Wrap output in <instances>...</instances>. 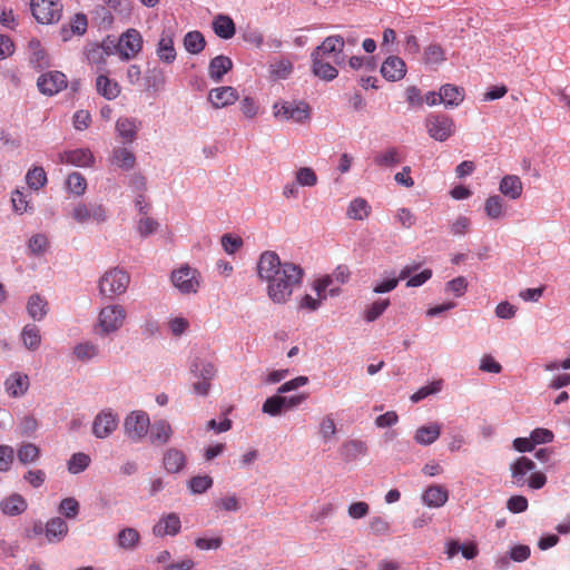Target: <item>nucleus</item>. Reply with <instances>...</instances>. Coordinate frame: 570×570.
Here are the masks:
<instances>
[{"label": "nucleus", "mask_w": 570, "mask_h": 570, "mask_svg": "<svg viewBox=\"0 0 570 570\" xmlns=\"http://www.w3.org/2000/svg\"><path fill=\"white\" fill-rule=\"evenodd\" d=\"M257 275L266 284L268 298L275 304H285L301 285L304 271L297 264L282 262L275 252L266 250L257 262Z\"/></svg>", "instance_id": "nucleus-1"}, {"label": "nucleus", "mask_w": 570, "mask_h": 570, "mask_svg": "<svg viewBox=\"0 0 570 570\" xmlns=\"http://www.w3.org/2000/svg\"><path fill=\"white\" fill-rule=\"evenodd\" d=\"M535 463L527 458H518L511 465L512 482L517 487H524L525 484L533 490L543 488L547 483V476L542 472L534 471Z\"/></svg>", "instance_id": "nucleus-2"}, {"label": "nucleus", "mask_w": 570, "mask_h": 570, "mask_svg": "<svg viewBox=\"0 0 570 570\" xmlns=\"http://www.w3.org/2000/svg\"><path fill=\"white\" fill-rule=\"evenodd\" d=\"M142 47L144 39L141 33L135 28H129L119 36L114 50L121 61H130L138 57Z\"/></svg>", "instance_id": "nucleus-3"}, {"label": "nucleus", "mask_w": 570, "mask_h": 570, "mask_svg": "<svg viewBox=\"0 0 570 570\" xmlns=\"http://www.w3.org/2000/svg\"><path fill=\"white\" fill-rule=\"evenodd\" d=\"M129 275L119 268H112L106 272L99 282V292L107 297H115L124 294L129 285Z\"/></svg>", "instance_id": "nucleus-4"}, {"label": "nucleus", "mask_w": 570, "mask_h": 570, "mask_svg": "<svg viewBox=\"0 0 570 570\" xmlns=\"http://www.w3.org/2000/svg\"><path fill=\"white\" fill-rule=\"evenodd\" d=\"M424 124L429 136L441 142L452 137L456 129L452 117L444 114H430Z\"/></svg>", "instance_id": "nucleus-5"}, {"label": "nucleus", "mask_w": 570, "mask_h": 570, "mask_svg": "<svg viewBox=\"0 0 570 570\" xmlns=\"http://www.w3.org/2000/svg\"><path fill=\"white\" fill-rule=\"evenodd\" d=\"M170 279L173 285L180 293L195 294L199 289L202 276L196 268H193L189 265H183L171 273Z\"/></svg>", "instance_id": "nucleus-6"}, {"label": "nucleus", "mask_w": 570, "mask_h": 570, "mask_svg": "<svg viewBox=\"0 0 570 570\" xmlns=\"http://www.w3.org/2000/svg\"><path fill=\"white\" fill-rule=\"evenodd\" d=\"M126 320V311L119 304L108 305L99 313L98 327L101 333L109 334L118 331Z\"/></svg>", "instance_id": "nucleus-7"}, {"label": "nucleus", "mask_w": 570, "mask_h": 570, "mask_svg": "<svg viewBox=\"0 0 570 570\" xmlns=\"http://www.w3.org/2000/svg\"><path fill=\"white\" fill-rule=\"evenodd\" d=\"M31 12L40 23L57 22L62 12V4L58 0H31Z\"/></svg>", "instance_id": "nucleus-8"}, {"label": "nucleus", "mask_w": 570, "mask_h": 570, "mask_svg": "<svg viewBox=\"0 0 570 570\" xmlns=\"http://www.w3.org/2000/svg\"><path fill=\"white\" fill-rule=\"evenodd\" d=\"M345 40L342 36L334 35L326 37L323 42L317 46L312 52L311 57L324 58L333 56V60L336 65H342L344 62V50Z\"/></svg>", "instance_id": "nucleus-9"}, {"label": "nucleus", "mask_w": 570, "mask_h": 570, "mask_svg": "<svg viewBox=\"0 0 570 570\" xmlns=\"http://www.w3.org/2000/svg\"><path fill=\"white\" fill-rule=\"evenodd\" d=\"M149 425V416L144 411L131 412L124 422L125 433L134 442H138L147 435Z\"/></svg>", "instance_id": "nucleus-10"}, {"label": "nucleus", "mask_w": 570, "mask_h": 570, "mask_svg": "<svg viewBox=\"0 0 570 570\" xmlns=\"http://www.w3.org/2000/svg\"><path fill=\"white\" fill-rule=\"evenodd\" d=\"M274 116L282 120L303 122L309 118V107L305 102H276L273 106Z\"/></svg>", "instance_id": "nucleus-11"}, {"label": "nucleus", "mask_w": 570, "mask_h": 570, "mask_svg": "<svg viewBox=\"0 0 570 570\" xmlns=\"http://www.w3.org/2000/svg\"><path fill=\"white\" fill-rule=\"evenodd\" d=\"M71 217L79 224H86L88 222L100 224L107 219V210L101 204H86L80 202L73 207Z\"/></svg>", "instance_id": "nucleus-12"}, {"label": "nucleus", "mask_w": 570, "mask_h": 570, "mask_svg": "<svg viewBox=\"0 0 570 570\" xmlns=\"http://www.w3.org/2000/svg\"><path fill=\"white\" fill-rule=\"evenodd\" d=\"M68 80L65 73L60 71H49L42 73L37 81V86L43 95L53 96L66 89Z\"/></svg>", "instance_id": "nucleus-13"}, {"label": "nucleus", "mask_w": 570, "mask_h": 570, "mask_svg": "<svg viewBox=\"0 0 570 570\" xmlns=\"http://www.w3.org/2000/svg\"><path fill=\"white\" fill-rule=\"evenodd\" d=\"M118 426V417L111 410H104L97 414L92 423V433L99 439L109 436Z\"/></svg>", "instance_id": "nucleus-14"}, {"label": "nucleus", "mask_w": 570, "mask_h": 570, "mask_svg": "<svg viewBox=\"0 0 570 570\" xmlns=\"http://www.w3.org/2000/svg\"><path fill=\"white\" fill-rule=\"evenodd\" d=\"M181 521L177 513L170 512L163 514L153 527V534L157 538L166 535L175 537L180 532Z\"/></svg>", "instance_id": "nucleus-15"}, {"label": "nucleus", "mask_w": 570, "mask_h": 570, "mask_svg": "<svg viewBox=\"0 0 570 570\" xmlns=\"http://www.w3.org/2000/svg\"><path fill=\"white\" fill-rule=\"evenodd\" d=\"M381 73L389 81H399L406 75V65L400 57L390 56L383 61Z\"/></svg>", "instance_id": "nucleus-16"}, {"label": "nucleus", "mask_w": 570, "mask_h": 570, "mask_svg": "<svg viewBox=\"0 0 570 570\" xmlns=\"http://www.w3.org/2000/svg\"><path fill=\"white\" fill-rule=\"evenodd\" d=\"M208 99L214 108H224L238 100V92L230 86L218 87L209 91Z\"/></svg>", "instance_id": "nucleus-17"}, {"label": "nucleus", "mask_w": 570, "mask_h": 570, "mask_svg": "<svg viewBox=\"0 0 570 570\" xmlns=\"http://www.w3.org/2000/svg\"><path fill=\"white\" fill-rule=\"evenodd\" d=\"M60 161L78 167H89L94 164V155L88 148L67 150L59 155Z\"/></svg>", "instance_id": "nucleus-18"}, {"label": "nucleus", "mask_w": 570, "mask_h": 570, "mask_svg": "<svg viewBox=\"0 0 570 570\" xmlns=\"http://www.w3.org/2000/svg\"><path fill=\"white\" fill-rule=\"evenodd\" d=\"M156 53L165 63H171L176 59V50L174 47V35L170 30H164L157 43Z\"/></svg>", "instance_id": "nucleus-19"}, {"label": "nucleus", "mask_w": 570, "mask_h": 570, "mask_svg": "<svg viewBox=\"0 0 570 570\" xmlns=\"http://www.w3.org/2000/svg\"><path fill=\"white\" fill-rule=\"evenodd\" d=\"M187 458L181 450L169 448L163 456V464L168 473H179L184 470Z\"/></svg>", "instance_id": "nucleus-20"}, {"label": "nucleus", "mask_w": 570, "mask_h": 570, "mask_svg": "<svg viewBox=\"0 0 570 570\" xmlns=\"http://www.w3.org/2000/svg\"><path fill=\"white\" fill-rule=\"evenodd\" d=\"M4 386L10 396H22L29 389V377L27 374L14 372L7 377Z\"/></svg>", "instance_id": "nucleus-21"}, {"label": "nucleus", "mask_w": 570, "mask_h": 570, "mask_svg": "<svg viewBox=\"0 0 570 570\" xmlns=\"http://www.w3.org/2000/svg\"><path fill=\"white\" fill-rule=\"evenodd\" d=\"M149 440L154 445H164L169 442L173 435L171 425L166 420L155 421L149 425Z\"/></svg>", "instance_id": "nucleus-22"}, {"label": "nucleus", "mask_w": 570, "mask_h": 570, "mask_svg": "<svg viewBox=\"0 0 570 570\" xmlns=\"http://www.w3.org/2000/svg\"><path fill=\"white\" fill-rule=\"evenodd\" d=\"M112 53L114 49L110 46L91 43L86 48V58L88 62L99 68L106 65L107 58Z\"/></svg>", "instance_id": "nucleus-23"}, {"label": "nucleus", "mask_w": 570, "mask_h": 570, "mask_svg": "<svg viewBox=\"0 0 570 570\" xmlns=\"http://www.w3.org/2000/svg\"><path fill=\"white\" fill-rule=\"evenodd\" d=\"M499 190L505 197L515 200L521 197L523 193V185L519 176L507 175L501 179Z\"/></svg>", "instance_id": "nucleus-24"}, {"label": "nucleus", "mask_w": 570, "mask_h": 570, "mask_svg": "<svg viewBox=\"0 0 570 570\" xmlns=\"http://www.w3.org/2000/svg\"><path fill=\"white\" fill-rule=\"evenodd\" d=\"M463 99L464 90L461 87L446 83L440 88L439 100L444 104L445 107H458Z\"/></svg>", "instance_id": "nucleus-25"}, {"label": "nucleus", "mask_w": 570, "mask_h": 570, "mask_svg": "<svg viewBox=\"0 0 570 570\" xmlns=\"http://www.w3.org/2000/svg\"><path fill=\"white\" fill-rule=\"evenodd\" d=\"M233 68V61L229 57L226 56H217L213 58L208 66V75L212 80L215 82H219L224 75L230 71Z\"/></svg>", "instance_id": "nucleus-26"}, {"label": "nucleus", "mask_w": 570, "mask_h": 570, "mask_svg": "<svg viewBox=\"0 0 570 570\" xmlns=\"http://www.w3.org/2000/svg\"><path fill=\"white\" fill-rule=\"evenodd\" d=\"M403 159L404 155L399 148L389 147L376 154L373 160L377 167L387 168L399 165Z\"/></svg>", "instance_id": "nucleus-27"}, {"label": "nucleus", "mask_w": 570, "mask_h": 570, "mask_svg": "<svg viewBox=\"0 0 570 570\" xmlns=\"http://www.w3.org/2000/svg\"><path fill=\"white\" fill-rule=\"evenodd\" d=\"M20 338L23 346L32 352L40 347L42 341L40 330L35 324L24 325L20 333Z\"/></svg>", "instance_id": "nucleus-28"}, {"label": "nucleus", "mask_w": 570, "mask_h": 570, "mask_svg": "<svg viewBox=\"0 0 570 570\" xmlns=\"http://www.w3.org/2000/svg\"><path fill=\"white\" fill-rule=\"evenodd\" d=\"M27 507V501L18 493L9 495L0 503L1 511L7 515H19L26 511Z\"/></svg>", "instance_id": "nucleus-29"}, {"label": "nucleus", "mask_w": 570, "mask_h": 570, "mask_svg": "<svg viewBox=\"0 0 570 570\" xmlns=\"http://www.w3.org/2000/svg\"><path fill=\"white\" fill-rule=\"evenodd\" d=\"M312 58V71L320 79L331 81L335 79L338 75L337 69L324 58Z\"/></svg>", "instance_id": "nucleus-30"}, {"label": "nucleus", "mask_w": 570, "mask_h": 570, "mask_svg": "<svg viewBox=\"0 0 570 570\" xmlns=\"http://www.w3.org/2000/svg\"><path fill=\"white\" fill-rule=\"evenodd\" d=\"M441 434V425L439 423H431L429 425L420 426L414 434V440L421 445H430L434 443Z\"/></svg>", "instance_id": "nucleus-31"}, {"label": "nucleus", "mask_w": 570, "mask_h": 570, "mask_svg": "<svg viewBox=\"0 0 570 570\" xmlns=\"http://www.w3.org/2000/svg\"><path fill=\"white\" fill-rule=\"evenodd\" d=\"M422 499L426 505L440 508L448 501L449 493L441 485H431L424 491Z\"/></svg>", "instance_id": "nucleus-32"}, {"label": "nucleus", "mask_w": 570, "mask_h": 570, "mask_svg": "<svg viewBox=\"0 0 570 570\" xmlns=\"http://www.w3.org/2000/svg\"><path fill=\"white\" fill-rule=\"evenodd\" d=\"M45 533L49 542L61 541L68 533V524L61 518H52L46 523Z\"/></svg>", "instance_id": "nucleus-33"}, {"label": "nucleus", "mask_w": 570, "mask_h": 570, "mask_svg": "<svg viewBox=\"0 0 570 570\" xmlns=\"http://www.w3.org/2000/svg\"><path fill=\"white\" fill-rule=\"evenodd\" d=\"M96 88L98 94L108 100L116 99L120 94V86L117 81L111 80L105 75H100L96 79Z\"/></svg>", "instance_id": "nucleus-34"}, {"label": "nucleus", "mask_w": 570, "mask_h": 570, "mask_svg": "<svg viewBox=\"0 0 570 570\" xmlns=\"http://www.w3.org/2000/svg\"><path fill=\"white\" fill-rule=\"evenodd\" d=\"M48 302L38 294L31 295L27 303V312L33 321H41L47 315Z\"/></svg>", "instance_id": "nucleus-35"}, {"label": "nucleus", "mask_w": 570, "mask_h": 570, "mask_svg": "<svg viewBox=\"0 0 570 570\" xmlns=\"http://www.w3.org/2000/svg\"><path fill=\"white\" fill-rule=\"evenodd\" d=\"M367 445L361 440H348L342 444L341 454L346 461L356 460L361 455H365Z\"/></svg>", "instance_id": "nucleus-36"}, {"label": "nucleus", "mask_w": 570, "mask_h": 570, "mask_svg": "<svg viewBox=\"0 0 570 570\" xmlns=\"http://www.w3.org/2000/svg\"><path fill=\"white\" fill-rule=\"evenodd\" d=\"M213 29L215 33L223 39L233 38L236 31L233 19L225 14H218L215 18Z\"/></svg>", "instance_id": "nucleus-37"}, {"label": "nucleus", "mask_w": 570, "mask_h": 570, "mask_svg": "<svg viewBox=\"0 0 570 570\" xmlns=\"http://www.w3.org/2000/svg\"><path fill=\"white\" fill-rule=\"evenodd\" d=\"M422 60L429 66H439L446 60L445 50L439 43H430L424 48Z\"/></svg>", "instance_id": "nucleus-38"}, {"label": "nucleus", "mask_w": 570, "mask_h": 570, "mask_svg": "<svg viewBox=\"0 0 570 570\" xmlns=\"http://www.w3.org/2000/svg\"><path fill=\"white\" fill-rule=\"evenodd\" d=\"M370 213L371 206L368 203L364 198L358 197L350 203L346 215L351 219L363 220L368 217Z\"/></svg>", "instance_id": "nucleus-39"}, {"label": "nucleus", "mask_w": 570, "mask_h": 570, "mask_svg": "<svg viewBox=\"0 0 570 570\" xmlns=\"http://www.w3.org/2000/svg\"><path fill=\"white\" fill-rule=\"evenodd\" d=\"M116 129L126 142H131L136 137L138 124L134 118H119L116 122Z\"/></svg>", "instance_id": "nucleus-40"}, {"label": "nucleus", "mask_w": 570, "mask_h": 570, "mask_svg": "<svg viewBox=\"0 0 570 570\" xmlns=\"http://www.w3.org/2000/svg\"><path fill=\"white\" fill-rule=\"evenodd\" d=\"M111 163H112V165H115L124 170H129V169L134 168V166L136 164V157L127 148H116L112 151Z\"/></svg>", "instance_id": "nucleus-41"}, {"label": "nucleus", "mask_w": 570, "mask_h": 570, "mask_svg": "<svg viewBox=\"0 0 570 570\" xmlns=\"http://www.w3.org/2000/svg\"><path fill=\"white\" fill-rule=\"evenodd\" d=\"M190 371L194 375L202 377L205 381H210L216 375V366L209 361L196 358L191 365Z\"/></svg>", "instance_id": "nucleus-42"}, {"label": "nucleus", "mask_w": 570, "mask_h": 570, "mask_svg": "<svg viewBox=\"0 0 570 570\" xmlns=\"http://www.w3.org/2000/svg\"><path fill=\"white\" fill-rule=\"evenodd\" d=\"M140 541L139 532L134 528H125L119 531L117 543L125 550H134Z\"/></svg>", "instance_id": "nucleus-43"}, {"label": "nucleus", "mask_w": 570, "mask_h": 570, "mask_svg": "<svg viewBox=\"0 0 570 570\" xmlns=\"http://www.w3.org/2000/svg\"><path fill=\"white\" fill-rule=\"evenodd\" d=\"M205 45V38L199 31H189L184 37V47L189 53L197 55L202 52Z\"/></svg>", "instance_id": "nucleus-44"}, {"label": "nucleus", "mask_w": 570, "mask_h": 570, "mask_svg": "<svg viewBox=\"0 0 570 570\" xmlns=\"http://www.w3.org/2000/svg\"><path fill=\"white\" fill-rule=\"evenodd\" d=\"M40 454V449L33 443H22L17 451L18 460L22 464L35 463Z\"/></svg>", "instance_id": "nucleus-45"}, {"label": "nucleus", "mask_w": 570, "mask_h": 570, "mask_svg": "<svg viewBox=\"0 0 570 570\" xmlns=\"http://www.w3.org/2000/svg\"><path fill=\"white\" fill-rule=\"evenodd\" d=\"M26 181L29 188L39 190L47 184V174L42 167H33L28 170Z\"/></svg>", "instance_id": "nucleus-46"}, {"label": "nucleus", "mask_w": 570, "mask_h": 570, "mask_svg": "<svg viewBox=\"0 0 570 570\" xmlns=\"http://www.w3.org/2000/svg\"><path fill=\"white\" fill-rule=\"evenodd\" d=\"M67 189L76 196H81L87 189L86 178L78 171L71 173L66 180Z\"/></svg>", "instance_id": "nucleus-47"}, {"label": "nucleus", "mask_w": 570, "mask_h": 570, "mask_svg": "<svg viewBox=\"0 0 570 570\" xmlns=\"http://www.w3.org/2000/svg\"><path fill=\"white\" fill-rule=\"evenodd\" d=\"M269 71L275 79H285L293 71V63L285 58L277 59L271 63Z\"/></svg>", "instance_id": "nucleus-48"}, {"label": "nucleus", "mask_w": 570, "mask_h": 570, "mask_svg": "<svg viewBox=\"0 0 570 570\" xmlns=\"http://www.w3.org/2000/svg\"><path fill=\"white\" fill-rule=\"evenodd\" d=\"M286 404L285 396L274 395L268 397L263 404V412L272 416L279 415Z\"/></svg>", "instance_id": "nucleus-49"}, {"label": "nucleus", "mask_w": 570, "mask_h": 570, "mask_svg": "<svg viewBox=\"0 0 570 570\" xmlns=\"http://www.w3.org/2000/svg\"><path fill=\"white\" fill-rule=\"evenodd\" d=\"M484 210L492 219H498L503 216V202L500 196L493 195L485 200Z\"/></svg>", "instance_id": "nucleus-50"}, {"label": "nucleus", "mask_w": 570, "mask_h": 570, "mask_svg": "<svg viewBox=\"0 0 570 570\" xmlns=\"http://www.w3.org/2000/svg\"><path fill=\"white\" fill-rule=\"evenodd\" d=\"M213 485V478L209 475H196L189 480L188 488L194 494H202L210 489Z\"/></svg>", "instance_id": "nucleus-51"}, {"label": "nucleus", "mask_w": 570, "mask_h": 570, "mask_svg": "<svg viewBox=\"0 0 570 570\" xmlns=\"http://www.w3.org/2000/svg\"><path fill=\"white\" fill-rule=\"evenodd\" d=\"M90 463L89 455L85 453H75L68 461V471L72 474H78L85 471Z\"/></svg>", "instance_id": "nucleus-52"}, {"label": "nucleus", "mask_w": 570, "mask_h": 570, "mask_svg": "<svg viewBox=\"0 0 570 570\" xmlns=\"http://www.w3.org/2000/svg\"><path fill=\"white\" fill-rule=\"evenodd\" d=\"M390 299H379L373 302L365 311L364 318L367 322H374L377 320L389 307Z\"/></svg>", "instance_id": "nucleus-53"}, {"label": "nucleus", "mask_w": 570, "mask_h": 570, "mask_svg": "<svg viewBox=\"0 0 570 570\" xmlns=\"http://www.w3.org/2000/svg\"><path fill=\"white\" fill-rule=\"evenodd\" d=\"M13 210L18 214L27 213L31 207L29 206L28 194L22 190H14L11 196Z\"/></svg>", "instance_id": "nucleus-54"}, {"label": "nucleus", "mask_w": 570, "mask_h": 570, "mask_svg": "<svg viewBox=\"0 0 570 570\" xmlns=\"http://www.w3.org/2000/svg\"><path fill=\"white\" fill-rule=\"evenodd\" d=\"M296 181L301 186H315L317 184V176L309 167H302L296 171Z\"/></svg>", "instance_id": "nucleus-55"}, {"label": "nucleus", "mask_w": 570, "mask_h": 570, "mask_svg": "<svg viewBox=\"0 0 570 570\" xmlns=\"http://www.w3.org/2000/svg\"><path fill=\"white\" fill-rule=\"evenodd\" d=\"M214 504L216 508L226 512H236L240 509L239 500L235 494H229L224 498H220L216 500Z\"/></svg>", "instance_id": "nucleus-56"}, {"label": "nucleus", "mask_w": 570, "mask_h": 570, "mask_svg": "<svg viewBox=\"0 0 570 570\" xmlns=\"http://www.w3.org/2000/svg\"><path fill=\"white\" fill-rule=\"evenodd\" d=\"M59 512L68 519H73L79 513V503L73 498H65L59 505Z\"/></svg>", "instance_id": "nucleus-57"}, {"label": "nucleus", "mask_w": 570, "mask_h": 570, "mask_svg": "<svg viewBox=\"0 0 570 570\" xmlns=\"http://www.w3.org/2000/svg\"><path fill=\"white\" fill-rule=\"evenodd\" d=\"M73 353L77 356V358L85 361L96 356L98 353V348L95 344L86 342L78 344L75 347Z\"/></svg>", "instance_id": "nucleus-58"}, {"label": "nucleus", "mask_w": 570, "mask_h": 570, "mask_svg": "<svg viewBox=\"0 0 570 570\" xmlns=\"http://www.w3.org/2000/svg\"><path fill=\"white\" fill-rule=\"evenodd\" d=\"M348 66L354 70L365 69L372 71L375 68L373 57L353 56L348 59Z\"/></svg>", "instance_id": "nucleus-59"}, {"label": "nucleus", "mask_w": 570, "mask_h": 570, "mask_svg": "<svg viewBox=\"0 0 570 570\" xmlns=\"http://www.w3.org/2000/svg\"><path fill=\"white\" fill-rule=\"evenodd\" d=\"M14 459V451L10 445H0V471L10 470Z\"/></svg>", "instance_id": "nucleus-60"}, {"label": "nucleus", "mask_w": 570, "mask_h": 570, "mask_svg": "<svg viewBox=\"0 0 570 570\" xmlns=\"http://www.w3.org/2000/svg\"><path fill=\"white\" fill-rule=\"evenodd\" d=\"M158 228V223L151 218L145 215L138 220L137 229L142 237H147L150 234L155 233Z\"/></svg>", "instance_id": "nucleus-61"}, {"label": "nucleus", "mask_w": 570, "mask_h": 570, "mask_svg": "<svg viewBox=\"0 0 570 570\" xmlns=\"http://www.w3.org/2000/svg\"><path fill=\"white\" fill-rule=\"evenodd\" d=\"M105 4L121 17H128L131 6L128 0H104Z\"/></svg>", "instance_id": "nucleus-62"}, {"label": "nucleus", "mask_w": 570, "mask_h": 570, "mask_svg": "<svg viewBox=\"0 0 570 570\" xmlns=\"http://www.w3.org/2000/svg\"><path fill=\"white\" fill-rule=\"evenodd\" d=\"M320 433L324 441L330 440L336 434V424L331 415H326L322 419Z\"/></svg>", "instance_id": "nucleus-63"}, {"label": "nucleus", "mask_w": 570, "mask_h": 570, "mask_svg": "<svg viewBox=\"0 0 570 570\" xmlns=\"http://www.w3.org/2000/svg\"><path fill=\"white\" fill-rule=\"evenodd\" d=\"M507 508L512 513H521L528 509V500L523 495H512L507 501Z\"/></svg>", "instance_id": "nucleus-64"}]
</instances>
